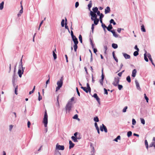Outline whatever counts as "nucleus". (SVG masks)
<instances>
[{"mask_svg": "<svg viewBox=\"0 0 155 155\" xmlns=\"http://www.w3.org/2000/svg\"><path fill=\"white\" fill-rule=\"evenodd\" d=\"M63 77H61L60 80L58 81H57V85H58V86L56 87V92L58 91L60 89L61 87L62 86L63 84Z\"/></svg>", "mask_w": 155, "mask_h": 155, "instance_id": "f257e3e1", "label": "nucleus"}, {"mask_svg": "<svg viewBox=\"0 0 155 155\" xmlns=\"http://www.w3.org/2000/svg\"><path fill=\"white\" fill-rule=\"evenodd\" d=\"M43 123L44 124L45 126L46 127H47L48 123V116L47 111L45 110L44 117L43 118Z\"/></svg>", "mask_w": 155, "mask_h": 155, "instance_id": "f03ea898", "label": "nucleus"}, {"mask_svg": "<svg viewBox=\"0 0 155 155\" xmlns=\"http://www.w3.org/2000/svg\"><path fill=\"white\" fill-rule=\"evenodd\" d=\"M72 104L71 102L68 101L67 104L65 107L66 111H68V112H70L72 107Z\"/></svg>", "mask_w": 155, "mask_h": 155, "instance_id": "7ed1b4c3", "label": "nucleus"}, {"mask_svg": "<svg viewBox=\"0 0 155 155\" xmlns=\"http://www.w3.org/2000/svg\"><path fill=\"white\" fill-rule=\"evenodd\" d=\"M120 80L118 77L115 78L114 81L113 83V84L115 86H117Z\"/></svg>", "mask_w": 155, "mask_h": 155, "instance_id": "20e7f679", "label": "nucleus"}, {"mask_svg": "<svg viewBox=\"0 0 155 155\" xmlns=\"http://www.w3.org/2000/svg\"><path fill=\"white\" fill-rule=\"evenodd\" d=\"M90 15L91 16V19L92 20H94V19H97V15L95 14L92 11H90Z\"/></svg>", "mask_w": 155, "mask_h": 155, "instance_id": "39448f33", "label": "nucleus"}, {"mask_svg": "<svg viewBox=\"0 0 155 155\" xmlns=\"http://www.w3.org/2000/svg\"><path fill=\"white\" fill-rule=\"evenodd\" d=\"M21 66L22 67V70L20 68L19 69L18 72V76L20 78L21 77L22 75L23 74L24 72V69H23L22 64H21Z\"/></svg>", "mask_w": 155, "mask_h": 155, "instance_id": "423d86ee", "label": "nucleus"}, {"mask_svg": "<svg viewBox=\"0 0 155 155\" xmlns=\"http://www.w3.org/2000/svg\"><path fill=\"white\" fill-rule=\"evenodd\" d=\"M64 147L63 145H60L58 144H57L56 146V149L58 150H64Z\"/></svg>", "mask_w": 155, "mask_h": 155, "instance_id": "0eeeda50", "label": "nucleus"}, {"mask_svg": "<svg viewBox=\"0 0 155 155\" xmlns=\"http://www.w3.org/2000/svg\"><path fill=\"white\" fill-rule=\"evenodd\" d=\"M102 127L101 126L100 127L101 131H103L104 130L103 129H104V132L106 133H107V130L106 127L104 124H102Z\"/></svg>", "mask_w": 155, "mask_h": 155, "instance_id": "6e6552de", "label": "nucleus"}, {"mask_svg": "<svg viewBox=\"0 0 155 155\" xmlns=\"http://www.w3.org/2000/svg\"><path fill=\"white\" fill-rule=\"evenodd\" d=\"M69 148L70 149L73 147L74 146V144L73 143L71 140L69 141Z\"/></svg>", "mask_w": 155, "mask_h": 155, "instance_id": "1a4fd4ad", "label": "nucleus"}, {"mask_svg": "<svg viewBox=\"0 0 155 155\" xmlns=\"http://www.w3.org/2000/svg\"><path fill=\"white\" fill-rule=\"evenodd\" d=\"M110 7L107 6L105 9V14L109 13L110 12Z\"/></svg>", "mask_w": 155, "mask_h": 155, "instance_id": "9d476101", "label": "nucleus"}, {"mask_svg": "<svg viewBox=\"0 0 155 155\" xmlns=\"http://www.w3.org/2000/svg\"><path fill=\"white\" fill-rule=\"evenodd\" d=\"M72 38L73 41L74 42V44H78V40L77 38L76 37H72Z\"/></svg>", "mask_w": 155, "mask_h": 155, "instance_id": "9b49d317", "label": "nucleus"}, {"mask_svg": "<svg viewBox=\"0 0 155 155\" xmlns=\"http://www.w3.org/2000/svg\"><path fill=\"white\" fill-rule=\"evenodd\" d=\"M93 97L96 99L97 101L99 102L100 100V99L98 97V96L97 95V94L96 93H95L93 95Z\"/></svg>", "mask_w": 155, "mask_h": 155, "instance_id": "f8f14e48", "label": "nucleus"}, {"mask_svg": "<svg viewBox=\"0 0 155 155\" xmlns=\"http://www.w3.org/2000/svg\"><path fill=\"white\" fill-rule=\"evenodd\" d=\"M136 73H137L136 70V69H134L133 70V71H132V76L133 77H135L136 76Z\"/></svg>", "mask_w": 155, "mask_h": 155, "instance_id": "ddd939ff", "label": "nucleus"}, {"mask_svg": "<svg viewBox=\"0 0 155 155\" xmlns=\"http://www.w3.org/2000/svg\"><path fill=\"white\" fill-rule=\"evenodd\" d=\"M123 55L126 59H130V56L126 53H123Z\"/></svg>", "mask_w": 155, "mask_h": 155, "instance_id": "4468645a", "label": "nucleus"}, {"mask_svg": "<svg viewBox=\"0 0 155 155\" xmlns=\"http://www.w3.org/2000/svg\"><path fill=\"white\" fill-rule=\"evenodd\" d=\"M147 56H148V58H149V59L150 60L152 64L153 65L155 66V65H154V63H153V60L152 59L151 55L150 54H148Z\"/></svg>", "mask_w": 155, "mask_h": 155, "instance_id": "2eb2a0df", "label": "nucleus"}, {"mask_svg": "<svg viewBox=\"0 0 155 155\" xmlns=\"http://www.w3.org/2000/svg\"><path fill=\"white\" fill-rule=\"evenodd\" d=\"M58 99H59V96H58L57 97V102L56 103V105L57 107L59 109L60 108V105L59 104Z\"/></svg>", "mask_w": 155, "mask_h": 155, "instance_id": "dca6fc26", "label": "nucleus"}, {"mask_svg": "<svg viewBox=\"0 0 155 155\" xmlns=\"http://www.w3.org/2000/svg\"><path fill=\"white\" fill-rule=\"evenodd\" d=\"M113 28L112 25L111 24H110L108 27H107V30L109 31H111V29Z\"/></svg>", "mask_w": 155, "mask_h": 155, "instance_id": "f3484780", "label": "nucleus"}, {"mask_svg": "<svg viewBox=\"0 0 155 155\" xmlns=\"http://www.w3.org/2000/svg\"><path fill=\"white\" fill-rule=\"evenodd\" d=\"M56 51V48H55L54 51H53V54L54 59H55L57 58V55L54 52V51Z\"/></svg>", "mask_w": 155, "mask_h": 155, "instance_id": "a211bd4d", "label": "nucleus"}, {"mask_svg": "<svg viewBox=\"0 0 155 155\" xmlns=\"http://www.w3.org/2000/svg\"><path fill=\"white\" fill-rule=\"evenodd\" d=\"M111 32L113 34V35L115 37H118V35L116 33V32L114 30H113L111 31Z\"/></svg>", "mask_w": 155, "mask_h": 155, "instance_id": "6ab92c4d", "label": "nucleus"}, {"mask_svg": "<svg viewBox=\"0 0 155 155\" xmlns=\"http://www.w3.org/2000/svg\"><path fill=\"white\" fill-rule=\"evenodd\" d=\"M14 86L15 87V93L17 95L18 94L17 93V90H18V85H15L14 84Z\"/></svg>", "mask_w": 155, "mask_h": 155, "instance_id": "aec40b11", "label": "nucleus"}, {"mask_svg": "<svg viewBox=\"0 0 155 155\" xmlns=\"http://www.w3.org/2000/svg\"><path fill=\"white\" fill-rule=\"evenodd\" d=\"M21 10L20 11V12H19V13H20V14L19 13L18 14V16H20L21 15V14L23 12V6L22 5H21Z\"/></svg>", "mask_w": 155, "mask_h": 155, "instance_id": "412c9836", "label": "nucleus"}, {"mask_svg": "<svg viewBox=\"0 0 155 155\" xmlns=\"http://www.w3.org/2000/svg\"><path fill=\"white\" fill-rule=\"evenodd\" d=\"M93 21H94V24L96 25L98 24L99 21V20L97 18L94 19V20H93Z\"/></svg>", "mask_w": 155, "mask_h": 155, "instance_id": "4be33fe9", "label": "nucleus"}, {"mask_svg": "<svg viewBox=\"0 0 155 155\" xmlns=\"http://www.w3.org/2000/svg\"><path fill=\"white\" fill-rule=\"evenodd\" d=\"M71 138L74 141V142H77L78 141V140H77V139H78L77 137H75L74 136H72L71 137ZM79 139V138H78Z\"/></svg>", "mask_w": 155, "mask_h": 155, "instance_id": "5701e85b", "label": "nucleus"}, {"mask_svg": "<svg viewBox=\"0 0 155 155\" xmlns=\"http://www.w3.org/2000/svg\"><path fill=\"white\" fill-rule=\"evenodd\" d=\"M112 54H113V57L114 58V60H115V61H116L117 62H118V59L115 56V54H114V52H113V53H112Z\"/></svg>", "mask_w": 155, "mask_h": 155, "instance_id": "b1692460", "label": "nucleus"}, {"mask_svg": "<svg viewBox=\"0 0 155 155\" xmlns=\"http://www.w3.org/2000/svg\"><path fill=\"white\" fill-rule=\"evenodd\" d=\"M4 2H2L0 4V10H2L4 7Z\"/></svg>", "mask_w": 155, "mask_h": 155, "instance_id": "393cba45", "label": "nucleus"}, {"mask_svg": "<svg viewBox=\"0 0 155 155\" xmlns=\"http://www.w3.org/2000/svg\"><path fill=\"white\" fill-rule=\"evenodd\" d=\"M81 88L83 89V90L84 91L86 92L87 93L88 92V90L87 89V88H86L85 87H81Z\"/></svg>", "mask_w": 155, "mask_h": 155, "instance_id": "a878e982", "label": "nucleus"}, {"mask_svg": "<svg viewBox=\"0 0 155 155\" xmlns=\"http://www.w3.org/2000/svg\"><path fill=\"white\" fill-rule=\"evenodd\" d=\"M141 30L143 32H146V30L144 28V26L143 25H142L141 26Z\"/></svg>", "mask_w": 155, "mask_h": 155, "instance_id": "bb28decb", "label": "nucleus"}, {"mask_svg": "<svg viewBox=\"0 0 155 155\" xmlns=\"http://www.w3.org/2000/svg\"><path fill=\"white\" fill-rule=\"evenodd\" d=\"M87 88L88 90V91L89 92H91V88L90 87L89 84L88 83H87Z\"/></svg>", "mask_w": 155, "mask_h": 155, "instance_id": "cd10ccee", "label": "nucleus"}, {"mask_svg": "<svg viewBox=\"0 0 155 155\" xmlns=\"http://www.w3.org/2000/svg\"><path fill=\"white\" fill-rule=\"evenodd\" d=\"M104 15L102 13H101L100 15V20L101 23H102V22H103L102 21V18L104 17Z\"/></svg>", "mask_w": 155, "mask_h": 155, "instance_id": "c85d7f7f", "label": "nucleus"}, {"mask_svg": "<svg viewBox=\"0 0 155 155\" xmlns=\"http://www.w3.org/2000/svg\"><path fill=\"white\" fill-rule=\"evenodd\" d=\"M77 45L78 44H75L73 46L74 51L75 52L77 51V50L78 47Z\"/></svg>", "mask_w": 155, "mask_h": 155, "instance_id": "c756f323", "label": "nucleus"}, {"mask_svg": "<svg viewBox=\"0 0 155 155\" xmlns=\"http://www.w3.org/2000/svg\"><path fill=\"white\" fill-rule=\"evenodd\" d=\"M112 47L114 49L117 48L118 47L117 45V44L114 43L112 44Z\"/></svg>", "mask_w": 155, "mask_h": 155, "instance_id": "7c9ffc66", "label": "nucleus"}, {"mask_svg": "<svg viewBox=\"0 0 155 155\" xmlns=\"http://www.w3.org/2000/svg\"><path fill=\"white\" fill-rule=\"evenodd\" d=\"M92 10L93 11L94 13H96L98 11V9L97 7L94 8L92 9Z\"/></svg>", "mask_w": 155, "mask_h": 155, "instance_id": "2f4dec72", "label": "nucleus"}, {"mask_svg": "<svg viewBox=\"0 0 155 155\" xmlns=\"http://www.w3.org/2000/svg\"><path fill=\"white\" fill-rule=\"evenodd\" d=\"M92 1H90L89 2V4L88 5V8L90 9L91 7H92Z\"/></svg>", "mask_w": 155, "mask_h": 155, "instance_id": "473e14b6", "label": "nucleus"}, {"mask_svg": "<svg viewBox=\"0 0 155 155\" xmlns=\"http://www.w3.org/2000/svg\"><path fill=\"white\" fill-rule=\"evenodd\" d=\"M126 80L129 83H130L131 82L130 78V76H128L126 78Z\"/></svg>", "mask_w": 155, "mask_h": 155, "instance_id": "72a5a7b5", "label": "nucleus"}, {"mask_svg": "<svg viewBox=\"0 0 155 155\" xmlns=\"http://www.w3.org/2000/svg\"><path fill=\"white\" fill-rule=\"evenodd\" d=\"M135 83L136 85V86L138 89H140V87L139 86V84L138 82L137 81H135Z\"/></svg>", "mask_w": 155, "mask_h": 155, "instance_id": "f704fd0d", "label": "nucleus"}, {"mask_svg": "<svg viewBox=\"0 0 155 155\" xmlns=\"http://www.w3.org/2000/svg\"><path fill=\"white\" fill-rule=\"evenodd\" d=\"M132 134V133L131 131H128L127 133V136L128 137H130Z\"/></svg>", "mask_w": 155, "mask_h": 155, "instance_id": "c9c22d12", "label": "nucleus"}, {"mask_svg": "<svg viewBox=\"0 0 155 155\" xmlns=\"http://www.w3.org/2000/svg\"><path fill=\"white\" fill-rule=\"evenodd\" d=\"M120 139V135L118 136L114 140L116 142H117V140Z\"/></svg>", "mask_w": 155, "mask_h": 155, "instance_id": "e433bc0d", "label": "nucleus"}, {"mask_svg": "<svg viewBox=\"0 0 155 155\" xmlns=\"http://www.w3.org/2000/svg\"><path fill=\"white\" fill-rule=\"evenodd\" d=\"M79 41L81 43H82V37L81 35H79Z\"/></svg>", "mask_w": 155, "mask_h": 155, "instance_id": "4c0bfd02", "label": "nucleus"}, {"mask_svg": "<svg viewBox=\"0 0 155 155\" xmlns=\"http://www.w3.org/2000/svg\"><path fill=\"white\" fill-rule=\"evenodd\" d=\"M139 51H134V56H137V55H138L139 54V53H138Z\"/></svg>", "mask_w": 155, "mask_h": 155, "instance_id": "58836bf2", "label": "nucleus"}, {"mask_svg": "<svg viewBox=\"0 0 155 155\" xmlns=\"http://www.w3.org/2000/svg\"><path fill=\"white\" fill-rule=\"evenodd\" d=\"M144 60L148 62V59L147 58V55L146 53L144 54Z\"/></svg>", "mask_w": 155, "mask_h": 155, "instance_id": "ea45409f", "label": "nucleus"}, {"mask_svg": "<svg viewBox=\"0 0 155 155\" xmlns=\"http://www.w3.org/2000/svg\"><path fill=\"white\" fill-rule=\"evenodd\" d=\"M94 120L96 122H98L99 121V119L97 117H96L94 118Z\"/></svg>", "mask_w": 155, "mask_h": 155, "instance_id": "a19ab883", "label": "nucleus"}, {"mask_svg": "<svg viewBox=\"0 0 155 155\" xmlns=\"http://www.w3.org/2000/svg\"><path fill=\"white\" fill-rule=\"evenodd\" d=\"M110 24L113 23L114 25H115L116 24V23L114 22L113 19H111L110 21Z\"/></svg>", "mask_w": 155, "mask_h": 155, "instance_id": "79ce46f5", "label": "nucleus"}, {"mask_svg": "<svg viewBox=\"0 0 155 155\" xmlns=\"http://www.w3.org/2000/svg\"><path fill=\"white\" fill-rule=\"evenodd\" d=\"M35 86H34L33 88L32 89V91H30L29 92V94H30L33 93L34 92L35 90Z\"/></svg>", "mask_w": 155, "mask_h": 155, "instance_id": "37998d69", "label": "nucleus"}, {"mask_svg": "<svg viewBox=\"0 0 155 155\" xmlns=\"http://www.w3.org/2000/svg\"><path fill=\"white\" fill-rule=\"evenodd\" d=\"M103 80H104V79H101L100 80H99V82L101 84V85L102 86L103 85Z\"/></svg>", "mask_w": 155, "mask_h": 155, "instance_id": "c03bdc74", "label": "nucleus"}, {"mask_svg": "<svg viewBox=\"0 0 155 155\" xmlns=\"http://www.w3.org/2000/svg\"><path fill=\"white\" fill-rule=\"evenodd\" d=\"M117 86L119 90H121V89L123 88V86L121 85L118 84Z\"/></svg>", "mask_w": 155, "mask_h": 155, "instance_id": "a18cd8bd", "label": "nucleus"}, {"mask_svg": "<svg viewBox=\"0 0 155 155\" xmlns=\"http://www.w3.org/2000/svg\"><path fill=\"white\" fill-rule=\"evenodd\" d=\"M101 23V26L102 27V28L104 29H105V28H107V26L105 25L103 23V22H102V23Z\"/></svg>", "mask_w": 155, "mask_h": 155, "instance_id": "49530a36", "label": "nucleus"}, {"mask_svg": "<svg viewBox=\"0 0 155 155\" xmlns=\"http://www.w3.org/2000/svg\"><path fill=\"white\" fill-rule=\"evenodd\" d=\"M141 122V123L143 124H144L145 122L143 118H141L140 119Z\"/></svg>", "mask_w": 155, "mask_h": 155, "instance_id": "de8ad7c7", "label": "nucleus"}, {"mask_svg": "<svg viewBox=\"0 0 155 155\" xmlns=\"http://www.w3.org/2000/svg\"><path fill=\"white\" fill-rule=\"evenodd\" d=\"M61 25L62 27L64 26V20L63 19L61 22Z\"/></svg>", "mask_w": 155, "mask_h": 155, "instance_id": "09e8293b", "label": "nucleus"}, {"mask_svg": "<svg viewBox=\"0 0 155 155\" xmlns=\"http://www.w3.org/2000/svg\"><path fill=\"white\" fill-rule=\"evenodd\" d=\"M155 143L154 142H152L151 143V144L150 145V147H155Z\"/></svg>", "mask_w": 155, "mask_h": 155, "instance_id": "8fccbe9b", "label": "nucleus"}, {"mask_svg": "<svg viewBox=\"0 0 155 155\" xmlns=\"http://www.w3.org/2000/svg\"><path fill=\"white\" fill-rule=\"evenodd\" d=\"M94 125L96 128V130L98 129H99V127L97 125V124L96 122L95 123Z\"/></svg>", "mask_w": 155, "mask_h": 155, "instance_id": "3c124183", "label": "nucleus"}, {"mask_svg": "<svg viewBox=\"0 0 155 155\" xmlns=\"http://www.w3.org/2000/svg\"><path fill=\"white\" fill-rule=\"evenodd\" d=\"M127 106L125 107L123 110V112H125L126 111V110L127 109Z\"/></svg>", "mask_w": 155, "mask_h": 155, "instance_id": "603ef678", "label": "nucleus"}, {"mask_svg": "<svg viewBox=\"0 0 155 155\" xmlns=\"http://www.w3.org/2000/svg\"><path fill=\"white\" fill-rule=\"evenodd\" d=\"M145 145L146 146V147L147 149L148 148V142L147 140H145Z\"/></svg>", "mask_w": 155, "mask_h": 155, "instance_id": "864d4df0", "label": "nucleus"}, {"mask_svg": "<svg viewBox=\"0 0 155 155\" xmlns=\"http://www.w3.org/2000/svg\"><path fill=\"white\" fill-rule=\"evenodd\" d=\"M144 97H145V99L148 102V101L149 100L148 98V97H147V96L146 95V94H144Z\"/></svg>", "mask_w": 155, "mask_h": 155, "instance_id": "5fc2aeb1", "label": "nucleus"}, {"mask_svg": "<svg viewBox=\"0 0 155 155\" xmlns=\"http://www.w3.org/2000/svg\"><path fill=\"white\" fill-rule=\"evenodd\" d=\"M104 76L103 73V69H102V75H101V79H104Z\"/></svg>", "mask_w": 155, "mask_h": 155, "instance_id": "6e6d98bb", "label": "nucleus"}, {"mask_svg": "<svg viewBox=\"0 0 155 155\" xmlns=\"http://www.w3.org/2000/svg\"><path fill=\"white\" fill-rule=\"evenodd\" d=\"M78 116L77 114L75 115L73 117V118L74 119H78Z\"/></svg>", "mask_w": 155, "mask_h": 155, "instance_id": "4d7b16f0", "label": "nucleus"}, {"mask_svg": "<svg viewBox=\"0 0 155 155\" xmlns=\"http://www.w3.org/2000/svg\"><path fill=\"white\" fill-rule=\"evenodd\" d=\"M48 77H49V79L48 80H47L46 82V85H47V84H48V83H49V82H50V76L49 75H48ZM47 85H46V86H47Z\"/></svg>", "mask_w": 155, "mask_h": 155, "instance_id": "13d9d810", "label": "nucleus"}, {"mask_svg": "<svg viewBox=\"0 0 155 155\" xmlns=\"http://www.w3.org/2000/svg\"><path fill=\"white\" fill-rule=\"evenodd\" d=\"M136 123V121L134 119H133L132 120V124L133 125H135Z\"/></svg>", "mask_w": 155, "mask_h": 155, "instance_id": "bf43d9fd", "label": "nucleus"}, {"mask_svg": "<svg viewBox=\"0 0 155 155\" xmlns=\"http://www.w3.org/2000/svg\"><path fill=\"white\" fill-rule=\"evenodd\" d=\"M79 5V3L78 2H76L75 3V7L76 8L78 7Z\"/></svg>", "mask_w": 155, "mask_h": 155, "instance_id": "052dcab7", "label": "nucleus"}, {"mask_svg": "<svg viewBox=\"0 0 155 155\" xmlns=\"http://www.w3.org/2000/svg\"><path fill=\"white\" fill-rule=\"evenodd\" d=\"M31 123L29 121H28L27 123L28 127V128H30Z\"/></svg>", "mask_w": 155, "mask_h": 155, "instance_id": "680f3d73", "label": "nucleus"}, {"mask_svg": "<svg viewBox=\"0 0 155 155\" xmlns=\"http://www.w3.org/2000/svg\"><path fill=\"white\" fill-rule=\"evenodd\" d=\"M76 90H77V94H78V95L79 96H80V93L79 91L78 90V88L77 87H76Z\"/></svg>", "mask_w": 155, "mask_h": 155, "instance_id": "e2e57ef3", "label": "nucleus"}, {"mask_svg": "<svg viewBox=\"0 0 155 155\" xmlns=\"http://www.w3.org/2000/svg\"><path fill=\"white\" fill-rule=\"evenodd\" d=\"M134 48L136 50H137V51H139V48H138L137 45H136L135 46Z\"/></svg>", "mask_w": 155, "mask_h": 155, "instance_id": "0e129e2a", "label": "nucleus"}, {"mask_svg": "<svg viewBox=\"0 0 155 155\" xmlns=\"http://www.w3.org/2000/svg\"><path fill=\"white\" fill-rule=\"evenodd\" d=\"M71 35L72 37H72H75V36L74 35L73 32L72 31H71Z\"/></svg>", "mask_w": 155, "mask_h": 155, "instance_id": "69168bd1", "label": "nucleus"}, {"mask_svg": "<svg viewBox=\"0 0 155 155\" xmlns=\"http://www.w3.org/2000/svg\"><path fill=\"white\" fill-rule=\"evenodd\" d=\"M13 127V125H11L9 126V130L11 131L12 128Z\"/></svg>", "mask_w": 155, "mask_h": 155, "instance_id": "338daca9", "label": "nucleus"}, {"mask_svg": "<svg viewBox=\"0 0 155 155\" xmlns=\"http://www.w3.org/2000/svg\"><path fill=\"white\" fill-rule=\"evenodd\" d=\"M104 94H107L108 92H107V90L105 88H104Z\"/></svg>", "mask_w": 155, "mask_h": 155, "instance_id": "774afa93", "label": "nucleus"}]
</instances>
